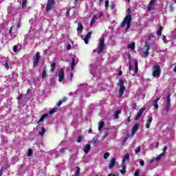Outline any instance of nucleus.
Segmentation results:
<instances>
[{
	"mask_svg": "<svg viewBox=\"0 0 176 176\" xmlns=\"http://www.w3.org/2000/svg\"><path fill=\"white\" fill-rule=\"evenodd\" d=\"M131 13V9L129 8L127 10L128 15H126V16L124 17V21L120 24V27H124L126 23V30H129V28H130V25L131 24V15L130 14Z\"/></svg>",
	"mask_w": 176,
	"mask_h": 176,
	"instance_id": "1",
	"label": "nucleus"
},
{
	"mask_svg": "<svg viewBox=\"0 0 176 176\" xmlns=\"http://www.w3.org/2000/svg\"><path fill=\"white\" fill-rule=\"evenodd\" d=\"M170 97H171V94L168 93L166 96V104L164 109V112L162 113V115H164V116H167L168 115V112L170 111V107H171Z\"/></svg>",
	"mask_w": 176,
	"mask_h": 176,
	"instance_id": "2",
	"label": "nucleus"
},
{
	"mask_svg": "<svg viewBox=\"0 0 176 176\" xmlns=\"http://www.w3.org/2000/svg\"><path fill=\"white\" fill-rule=\"evenodd\" d=\"M118 86H120L118 98H122V96L124 94V90H126V87H124V81L120 79Z\"/></svg>",
	"mask_w": 176,
	"mask_h": 176,
	"instance_id": "3",
	"label": "nucleus"
},
{
	"mask_svg": "<svg viewBox=\"0 0 176 176\" xmlns=\"http://www.w3.org/2000/svg\"><path fill=\"white\" fill-rule=\"evenodd\" d=\"M54 6H56V0H48L45 8L46 13H49L50 10L54 9Z\"/></svg>",
	"mask_w": 176,
	"mask_h": 176,
	"instance_id": "4",
	"label": "nucleus"
},
{
	"mask_svg": "<svg viewBox=\"0 0 176 176\" xmlns=\"http://www.w3.org/2000/svg\"><path fill=\"white\" fill-rule=\"evenodd\" d=\"M105 47V38L103 36L99 40V47L98 51V54H101L102 53V50Z\"/></svg>",
	"mask_w": 176,
	"mask_h": 176,
	"instance_id": "5",
	"label": "nucleus"
},
{
	"mask_svg": "<svg viewBox=\"0 0 176 176\" xmlns=\"http://www.w3.org/2000/svg\"><path fill=\"white\" fill-rule=\"evenodd\" d=\"M160 74H162V69L159 65H155L153 67V76L156 78V76H160Z\"/></svg>",
	"mask_w": 176,
	"mask_h": 176,
	"instance_id": "6",
	"label": "nucleus"
},
{
	"mask_svg": "<svg viewBox=\"0 0 176 176\" xmlns=\"http://www.w3.org/2000/svg\"><path fill=\"white\" fill-rule=\"evenodd\" d=\"M41 60V53L36 52L34 55L33 64L34 67H38L39 64V60Z\"/></svg>",
	"mask_w": 176,
	"mask_h": 176,
	"instance_id": "7",
	"label": "nucleus"
},
{
	"mask_svg": "<svg viewBox=\"0 0 176 176\" xmlns=\"http://www.w3.org/2000/svg\"><path fill=\"white\" fill-rule=\"evenodd\" d=\"M64 76H65V73H64V69L61 68L58 72V82H63Z\"/></svg>",
	"mask_w": 176,
	"mask_h": 176,
	"instance_id": "8",
	"label": "nucleus"
},
{
	"mask_svg": "<svg viewBox=\"0 0 176 176\" xmlns=\"http://www.w3.org/2000/svg\"><path fill=\"white\" fill-rule=\"evenodd\" d=\"M140 128V124L139 123H135L132 129H131V137H133L135 135V133H137V131Z\"/></svg>",
	"mask_w": 176,
	"mask_h": 176,
	"instance_id": "9",
	"label": "nucleus"
},
{
	"mask_svg": "<svg viewBox=\"0 0 176 176\" xmlns=\"http://www.w3.org/2000/svg\"><path fill=\"white\" fill-rule=\"evenodd\" d=\"M144 112H145V107L142 108L139 111V112L138 113V115L135 118V120H138V119H140V118H141V116H142V113H144Z\"/></svg>",
	"mask_w": 176,
	"mask_h": 176,
	"instance_id": "10",
	"label": "nucleus"
},
{
	"mask_svg": "<svg viewBox=\"0 0 176 176\" xmlns=\"http://www.w3.org/2000/svg\"><path fill=\"white\" fill-rule=\"evenodd\" d=\"M116 162V158L115 157L111 158L110 164L109 165V170H112L113 167L115 166Z\"/></svg>",
	"mask_w": 176,
	"mask_h": 176,
	"instance_id": "11",
	"label": "nucleus"
},
{
	"mask_svg": "<svg viewBox=\"0 0 176 176\" xmlns=\"http://www.w3.org/2000/svg\"><path fill=\"white\" fill-rule=\"evenodd\" d=\"M82 31H83V24L79 22L78 23L77 32H80V34H82Z\"/></svg>",
	"mask_w": 176,
	"mask_h": 176,
	"instance_id": "12",
	"label": "nucleus"
},
{
	"mask_svg": "<svg viewBox=\"0 0 176 176\" xmlns=\"http://www.w3.org/2000/svg\"><path fill=\"white\" fill-rule=\"evenodd\" d=\"M90 149H91V146L90 144H86V146L84 148L85 153H89V152H90Z\"/></svg>",
	"mask_w": 176,
	"mask_h": 176,
	"instance_id": "13",
	"label": "nucleus"
},
{
	"mask_svg": "<svg viewBox=\"0 0 176 176\" xmlns=\"http://www.w3.org/2000/svg\"><path fill=\"white\" fill-rule=\"evenodd\" d=\"M152 120H153V118L152 116L149 117L146 124V129H149V127H151V124L152 123Z\"/></svg>",
	"mask_w": 176,
	"mask_h": 176,
	"instance_id": "14",
	"label": "nucleus"
},
{
	"mask_svg": "<svg viewBox=\"0 0 176 176\" xmlns=\"http://www.w3.org/2000/svg\"><path fill=\"white\" fill-rule=\"evenodd\" d=\"M45 133H46V129L45 127H41L40 131L38 132V135H41V137H43Z\"/></svg>",
	"mask_w": 176,
	"mask_h": 176,
	"instance_id": "15",
	"label": "nucleus"
},
{
	"mask_svg": "<svg viewBox=\"0 0 176 176\" xmlns=\"http://www.w3.org/2000/svg\"><path fill=\"white\" fill-rule=\"evenodd\" d=\"M46 76H47V72L46 71V66H45L44 69L42 73V75H41V78H42V79H45V78H46Z\"/></svg>",
	"mask_w": 176,
	"mask_h": 176,
	"instance_id": "16",
	"label": "nucleus"
},
{
	"mask_svg": "<svg viewBox=\"0 0 176 176\" xmlns=\"http://www.w3.org/2000/svg\"><path fill=\"white\" fill-rule=\"evenodd\" d=\"M104 124H105V122L104 121L101 120L100 122H99V123H98V130H99V131H100V130L102 129Z\"/></svg>",
	"mask_w": 176,
	"mask_h": 176,
	"instance_id": "17",
	"label": "nucleus"
},
{
	"mask_svg": "<svg viewBox=\"0 0 176 176\" xmlns=\"http://www.w3.org/2000/svg\"><path fill=\"white\" fill-rule=\"evenodd\" d=\"M149 49H151V45H149V43L148 42H146L144 47V50L145 51L149 52Z\"/></svg>",
	"mask_w": 176,
	"mask_h": 176,
	"instance_id": "18",
	"label": "nucleus"
},
{
	"mask_svg": "<svg viewBox=\"0 0 176 176\" xmlns=\"http://www.w3.org/2000/svg\"><path fill=\"white\" fill-rule=\"evenodd\" d=\"M127 47L128 49H131V50H134L135 49V43L128 44Z\"/></svg>",
	"mask_w": 176,
	"mask_h": 176,
	"instance_id": "19",
	"label": "nucleus"
},
{
	"mask_svg": "<svg viewBox=\"0 0 176 176\" xmlns=\"http://www.w3.org/2000/svg\"><path fill=\"white\" fill-rule=\"evenodd\" d=\"M47 116H49V114H47V113H45V114H43L41 117V118H40V120H39V122H43V120H45V119H46V118H47Z\"/></svg>",
	"mask_w": 176,
	"mask_h": 176,
	"instance_id": "20",
	"label": "nucleus"
},
{
	"mask_svg": "<svg viewBox=\"0 0 176 176\" xmlns=\"http://www.w3.org/2000/svg\"><path fill=\"white\" fill-rule=\"evenodd\" d=\"M163 31V27L160 26L159 30L157 31V34L158 36H162V32Z\"/></svg>",
	"mask_w": 176,
	"mask_h": 176,
	"instance_id": "21",
	"label": "nucleus"
},
{
	"mask_svg": "<svg viewBox=\"0 0 176 176\" xmlns=\"http://www.w3.org/2000/svg\"><path fill=\"white\" fill-rule=\"evenodd\" d=\"M122 113V110H118L116 111L115 114H114V117L116 118V119H119V114Z\"/></svg>",
	"mask_w": 176,
	"mask_h": 176,
	"instance_id": "22",
	"label": "nucleus"
},
{
	"mask_svg": "<svg viewBox=\"0 0 176 176\" xmlns=\"http://www.w3.org/2000/svg\"><path fill=\"white\" fill-rule=\"evenodd\" d=\"M135 65V74H137L138 72V61L135 60L134 63Z\"/></svg>",
	"mask_w": 176,
	"mask_h": 176,
	"instance_id": "23",
	"label": "nucleus"
},
{
	"mask_svg": "<svg viewBox=\"0 0 176 176\" xmlns=\"http://www.w3.org/2000/svg\"><path fill=\"white\" fill-rule=\"evenodd\" d=\"M163 156H164V153H161L160 155H158V157H155L154 160H156V162H159V160H160V159H162Z\"/></svg>",
	"mask_w": 176,
	"mask_h": 176,
	"instance_id": "24",
	"label": "nucleus"
},
{
	"mask_svg": "<svg viewBox=\"0 0 176 176\" xmlns=\"http://www.w3.org/2000/svg\"><path fill=\"white\" fill-rule=\"evenodd\" d=\"M22 9H27V0L22 1Z\"/></svg>",
	"mask_w": 176,
	"mask_h": 176,
	"instance_id": "25",
	"label": "nucleus"
},
{
	"mask_svg": "<svg viewBox=\"0 0 176 176\" xmlns=\"http://www.w3.org/2000/svg\"><path fill=\"white\" fill-rule=\"evenodd\" d=\"M74 68H75V58H73L72 60V64H71L72 71H74Z\"/></svg>",
	"mask_w": 176,
	"mask_h": 176,
	"instance_id": "26",
	"label": "nucleus"
},
{
	"mask_svg": "<svg viewBox=\"0 0 176 176\" xmlns=\"http://www.w3.org/2000/svg\"><path fill=\"white\" fill-rule=\"evenodd\" d=\"M97 19H98L97 15H94V18L90 21V25H91L92 24H94V23H96Z\"/></svg>",
	"mask_w": 176,
	"mask_h": 176,
	"instance_id": "27",
	"label": "nucleus"
},
{
	"mask_svg": "<svg viewBox=\"0 0 176 176\" xmlns=\"http://www.w3.org/2000/svg\"><path fill=\"white\" fill-rule=\"evenodd\" d=\"M80 174V168L79 166L76 167V175L74 176H79Z\"/></svg>",
	"mask_w": 176,
	"mask_h": 176,
	"instance_id": "28",
	"label": "nucleus"
},
{
	"mask_svg": "<svg viewBox=\"0 0 176 176\" xmlns=\"http://www.w3.org/2000/svg\"><path fill=\"white\" fill-rule=\"evenodd\" d=\"M129 159H130V155H129V153H126L124 156V159L122 160V162H124L126 160H129Z\"/></svg>",
	"mask_w": 176,
	"mask_h": 176,
	"instance_id": "29",
	"label": "nucleus"
},
{
	"mask_svg": "<svg viewBox=\"0 0 176 176\" xmlns=\"http://www.w3.org/2000/svg\"><path fill=\"white\" fill-rule=\"evenodd\" d=\"M54 69H56V63H53L51 64V71L54 72Z\"/></svg>",
	"mask_w": 176,
	"mask_h": 176,
	"instance_id": "30",
	"label": "nucleus"
},
{
	"mask_svg": "<svg viewBox=\"0 0 176 176\" xmlns=\"http://www.w3.org/2000/svg\"><path fill=\"white\" fill-rule=\"evenodd\" d=\"M5 61V63H4V66H5V68L6 69H7V71L9 70V63H8V60H4Z\"/></svg>",
	"mask_w": 176,
	"mask_h": 176,
	"instance_id": "31",
	"label": "nucleus"
},
{
	"mask_svg": "<svg viewBox=\"0 0 176 176\" xmlns=\"http://www.w3.org/2000/svg\"><path fill=\"white\" fill-rule=\"evenodd\" d=\"M71 12V8H67V12L65 13L66 17H69V13Z\"/></svg>",
	"mask_w": 176,
	"mask_h": 176,
	"instance_id": "32",
	"label": "nucleus"
},
{
	"mask_svg": "<svg viewBox=\"0 0 176 176\" xmlns=\"http://www.w3.org/2000/svg\"><path fill=\"white\" fill-rule=\"evenodd\" d=\"M91 34H92V32H89L87 34V35L85 36V38H88V39H90V38L91 37Z\"/></svg>",
	"mask_w": 176,
	"mask_h": 176,
	"instance_id": "33",
	"label": "nucleus"
},
{
	"mask_svg": "<svg viewBox=\"0 0 176 176\" xmlns=\"http://www.w3.org/2000/svg\"><path fill=\"white\" fill-rule=\"evenodd\" d=\"M140 152H141V146H138L136 148L135 153H140Z\"/></svg>",
	"mask_w": 176,
	"mask_h": 176,
	"instance_id": "34",
	"label": "nucleus"
},
{
	"mask_svg": "<svg viewBox=\"0 0 176 176\" xmlns=\"http://www.w3.org/2000/svg\"><path fill=\"white\" fill-rule=\"evenodd\" d=\"M32 149L30 148L28 149V156H32Z\"/></svg>",
	"mask_w": 176,
	"mask_h": 176,
	"instance_id": "35",
	"label": "nucleus"
},
{
	"mask_svg": "<svg viewBox=\"0 0 176 176\" xmlns=\"http://www.w3.org/2000/svg\"><path fill=\"white\" fill-rule=\"evenodd\" d=\"M72 78H74V73H70V76L69 77V82H72Z\"/></svg>",
	"mask_w": 176,
	"mask_h": 176,
	"instance_id": "36",
	"label": "nucleus"
},
{
	"mask_svg": "<svg viewBox=\"0 0 176 176\" xmlns=\"http://www.w3.org/2000/svg\"><path fill=\"white\" fill-rule=\"evenodd\" d=\"M105 8H109V0H106L104 3Z\"/></svg>",
	"mask_w": 176,
	"mask_h": 176,
	"instance_id": "37",
	"label": "nucleus"
},
{
	"mask_svg": "<svg viewBox=\"0 0 176 176\" xmlns=\"http://www.w3.org/2000/svg\"><path fill=\"white\" fill-rule=\"evenodd\" d=\"M109 155H111L109 153H105L104 155V159H108V157H109Z\"/></svg>",
	"mask_w": 176,
	"mask_h": 176,
	"instance_id": "38",
	"label": "nucleus"
},
{
	"mask_svg": "<svg viewBox=\"0 0 176 176\" xmlns=\"http://www.w3.org/2000/svg\"><path fill=\"white\" fill-rule=\"evenodd\" d=\"M143 54H144V57H148L149 56V51H144Z\"/></svg>",
	"mask_w": 176,
	"mask_h": 176,
	"instance_id": "39",
	"label": "nucleus"
},
{
	"mask_svg": "<svg viewBox=\"0 0 176 176\" xmlns=\"http://www.w3.org/2000/svg\"><path fill=\"white\" fill-rule=\"evenodd\" d=\"M154 3H156V0H151L149 5H150V6H153Z\"/></svg>",
	"mask_w": 176,
	"mask_h": 176,
	"instance_id": "40",
	"label": "nucleus"
},
{
	"mask_svg": "<svg viewBox=\"0 0 176 176\" xmlns=\"http://www.w3.org/2000/svg\"><path fill=\"white\" fill-rule=\"evenodd\" d=\"M56 112V109H52L49 111L50 115H52V113H54Z\"/></svg>",
	"mask_w": 176,
	"mask_h": 176,
	"instance_id": "41",
	"label": "nucleus"
},
{
	"mask_svg": "<svg viewBox=\"0 0 176 176\" xmlns=\"http://www.w3.org/2000/svg\"><path fill=\"white\" fill-rule=\"evenodd\" d=\"M66 149H67V148H62L60 150V153H65Z\"/></svg>",
	"mask_w": 176,
	"mask_h": 176,
	"instance_id": "42",
	"label": "nucleus"
},
{
	"mask_svg": "<svg viewBox=\"0 0 176 176\" xmlns=\"http://www.w3.org/2000/svg\"><path fill=\"white\" fill-rule=\"evenodd\" d=\"M77 142H82V135H79L77 139Z\"/></svg>",
	"mask_w": 176,
	"mask_h": 176,
	"instance_id": "43",
	"label": "nucleus"
},
{
	"mask_svg": "<svg viewBox=\"0 0 176 176\" xmlns=\"http://www.w3.org/2000/svg\"><path fill=\"white\" fill-rule=\"evenodd\" d=\"M89 39H90V38H87V37L84 38V42H85V43H86V45H87V43H89Z\"/></svg>",
	"mask_w": 176,
	"mask_h": 176,
	"instance_id": "44",
	"label": "nucleus"
},
{
	"mask_svg": "<svg viewBox=\"0 0 176 176\" xmlns=\"http://www.w3.org/2000/svg\"><path fill=\"white\" fill-rule=\"evenodd\" d=\"M151 38H155V34L151 33L150 36H148V41H151Z\"/></svg>",
	"mask_w": 176,
	"mask_h": 176,
	"instance_id": "45",
	"label": "nucleus"
},
{
	"mask_svg": "<svg viewBox=\"0 0 176 176\" xmlns=\"http://www.w3.org/2000/svg\"><path fill=\"white\" fill-rule=\"evenodd\" d=\"M135 176H140V170H135Z\"/></svg>",
	"mask_w": 176,
	"mask_h": 176,
	"instance_id": "46",
	"label": "nucleus"
},
{
	"mask_svg": "<svg viewBox=\"0 0 176 176\" xmlns=\"http://www.w3.org/2000/svg\"><path fill=\"white\" fill-rule=\"evenodd\" d=\"M13 50L14 53L17 52V45H14L13 47Z\"/></svg>",
	"mask_w": 176,
	"mask_h": 176,
	"instance_id": "47",
	"label": "nucleus"
},
{
	"mask_svg": "<svg viewBox=\"0 0 176 176\" xmlns=\"http://www.w3.org/2000/svg\"><path fill=\"white\" fill-rule=\"evenodd\" d=\"M12 30H13V26H12V27L10 28L9 31H8L9 35H12Z\"/></svg>",
	"mask_w": 176,
	"mask_h": 176,
	"instance_id": "48",
	"label": "nucleus"
},
{
	"mask_svg": "<svg viewBox=\"0 0 176 176\" xmlns=\"http://www.w3.org/2000/svg\"><path fill=\"white\" fill-rule=\"evenodd\" d=\"M166 151H167V146H164L162 153H164H164H166Z\"/></svg>",
	"mask_w": 176,
	"mask_h": 176,
	"instance_id": "49",
	"label": "nucleus"
},
{
	"mask_svg": "<svg viewBox=\"0 0 176 176\" xmlns=\"http://www.w3.org/2000/svg\"><path fill=\"white\" fill-rule=\"evenodd\" d=\"M162 41L166 43V41H167V38L166 37V36L162 35Z\"/></svg>",
	"mask_w": 176,
	"mask_h": 176,
	"instance_id": "50",
	"label": "nucleus"
},
{
	"mask_svg": "<svg viewBox=\"0 0 176 176\" xmlns=\"http://www.w3.org/2000/svg\"><path fill=\"white\" fill-rule=\"evenodd\" d=\"M118 75H119V76H122V75H123V72L122 70H119Z\"/></svg>",
	"mask_w": 176,
	"mask_h": 176,
	"instance_id": "51",
	"label": "nucleus"
},
{
	"mask_svg": "<svg viewBox=\"0 0 176 176\" xmlns=\"http://www.w3.org/2000/svg\"><path fill=\"white\" fill-rule=\"evenodd\" d=\"M62 104H63V100H59L58 102L57 103V106L60 107Z\"/></svg>",
	"mask_w": 176,
	"mask_h": 176,
	"instance_id": "52",
	"label": "nucleus"
},
{
	"mask_svg": "<svg viewBox=\"0 0 176 176\" xmlns=\"http://www.w3.org/2000/svg\"><path fill=\"white\" fill-rule=\"evenodd\" d=\"M140 166H144V164H145V162H144V160H141V161L140 162Z\"/></svg>",
	"mask_w": 176,
	"mask_h": 176,
	"instance_id": "53",
	"label": "nucleus"
},
{
	"mask_svg": "<svg viewBox=\"0 0 176 176\" xmlns=\"http://www.w3.org/2000/svg\"><path fill=\"white\" fill-rule=\"evenodd\" d=\"M154 107L155 108V109H157V108H159V104H157V103L154 102Z\"/></svg>",
	"mask_w": 176,
	"mask_h": 176,
	"instance_id": "54",
	"label": "nucleus"
},
{
	"mask_svg": "<svg viewBox=\"0 0 176 176\" xmlns=\"http://www.w3.org/2000/svg\"><path fill=\"white\" fill-rule=\"evenodd\" d=\"M71 44H68L67 46V50H71Z\"/></svg>",
	"mask_w": 176,
	"mask_h": 176,
	"instance_id": "55",
	"label": "nucleus"
},
{
	"mask_svg": "<svg viewBox=\"0 0 176 176\" xmlns=\"http://www.w3.org/2000/svg\"><path fill=\"white\" fill-rule=\"evenodd\" d=\"M126 141H127V138H124L123 142H122V145H124V144H126Z\"/></svg>",
	"mask_w": 176,
	"mask_h": 176,
	"instance_id": "56",
	"label": "nucleus"
},
{
	"mask_svg": "<svg viewBox=\"0 0 176 176\" xmlns=\"http://www.w3.org/2000/svg\"><path fill=\"white\" fill-rule=\"evenodd\" d=\"M120 172L121 173V174H124V173H126V170L122 169V170H120Z\"/></svg>",
	"mask_w": 176,
	"mask_h": 176,
	"instance_id": "57",
	"label": "nucleus"
},
{
	"mask_svg": "<svg viewBox=\"0 0 176 176\" xmlns=\"http://www.w3.org/2000/svg\"><path fill=\"white\" fill-rule=\"evenodd\" d=\"M23 98V94H19V96H18V99L19 100H21Z\"/></svg>",
	"mask_w": 176,
	"mask_h": 176,
	"instance_id": "58",
	"label": "nucleus"
},
{
	"mask_svg": "<svg viewBox=\"0 0 176 176\" xmlns=\"http://www.w3.org/2000/svg\"><path fill=\"white\" fill-rule=\"evenodd\" d=\"M122 170H126V165L123 164L122 165Z\"/></svg>",
	"mask_w": 176,
	"mask_h": 176,
	"instance_id": "59",
	"label": "nucleus"
},
{
	"mask_svg": "<svg viewBox=\"0 0 176 176\" xmlns=\"http://www.w3.org/2000/svg\"><path fill=\"white\" fill-rule=\"evenodd\" d=\"M159 100H160V98H157L154 102L157 103L159 102Z\"/></svg>",
	"mask_w": 176,
	"mask_h": 176,
	"instance_id": "60",
	"label": "nucleus"
},
{
	"mask_svg": "<svg viewBox=\"0 0 176 176\" xmlns=\"http://www.w3.org/2000/svg\"><path fill=\"white\" fill-rule=\"evenodd\" d=\"M21 25V21H19L18 22V28H20Z\"/></svg>",
	"mask_w": 176,
	"mask_h": 176,
	"instance_id": "61",
	"label": "nucleus"
},
{
	"mask_svg": "<svg viewBox=\"0 0 176 176\" xmlns=\"http://www.w3.org/2000/svg\"><path fill=\"white\" fill-rule=\"evenodd\" d=\"M147 9H148V10H152V7H151V6H148L147 7Z\"/></svg>",
	"mask_w": 176,
	"mask_h": 176,
	"instance_id": "62",
	"label": "nucleus"
},
{
	"mask_svg": "<svg viewBox=\"0 0 176 176\" xmlns=\"http://www.w3.org/2000/svg\"><path fill=\"white\" fill-rule=\"evenodd\" d=\"M62 101L63 102H65V101H67V98H63Z\"/></svg>",
	"mask_w": 176,
	"mask_h": 176,
	"instance_id": "63",
	"label": "nucleus"
},
{
	"mask_svg": "<svg viewBox=\"0 0 176 176\" xmlns=\"http://www.w3.org/2000/svg\"><path fill=\"white\" fill-rule=\"evenodd\" d=\"M108 176H116V175L113 174V173H110V174H109V175H108Z\"/></svg>",
	"mask_w": 176,
	"mask_h": 176,
	"instance_id": "64",
	"label": "nucleus"
}]
</instances>
